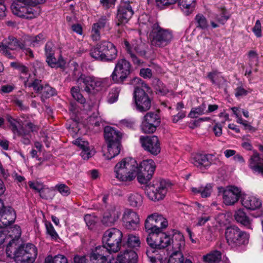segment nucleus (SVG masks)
I'll return each instance as SVG.
<instances>
[{"label": "nucleus", "instance_id": "f257e3e1", "mask_svg": "<svg viewBox=\"0 0 263 263\" xmlns=\"http://www.w3.org/2000/svg\"><path fill=\"white\" fill-rule=\"evenodd\" d=\"M139 21L141 29L150 32L149 35L153 45L164 47L171 42L173 38L172 31L161 28L155 18L143 14L139 17Z\"/></svg>", "mask_w": 263, "mask_h": 263}, {"label": "nucleus", "instance_id": "f03ea898", "mask_svg": "<svg viewBox=\"0 0 263 263\" xmlns=\"http://www.w3.org/2000/svg\"><path fill=\"white\" fill-rule=\"evenodd\" d=\"M45 2L46 0H17L12 3L11 10L14 15L31 20L40 15L41 9L39 5Z\"/></svg>", "mask_w": 263, "mask_h": 263}, {"label": "nucleus", "instance_id": "7ed1b4c3", "mask_svg": "<svg viewBox=\"0 0 263 263\" xmlns=\"http://www.w3.org/2000/svg\"><path fill=\"white\" fill-rule=\"evenodd\" d=\"M132 83L136 85L134 93V98L137 109L143 112L149 110L151 107V100L146 93L150 88L139 78H135Z\"/></svg>", "mask_w": 263, "mask_h": 263}, {"label": "nucleus", "instance_id": "20e7f679", "mask_svg": "<svg viewBox=\"0 0 263 263\" xmlns=\"http://www.w3.org/2000/svg\"><path fill=\"white\" fill-rule=\"evenodd\" d=\"M89 54L96 60L112 62L117 58L118 50L112 43L104 41L92 48L90 50Z\"/></svg>", "mask_w": 263, "mask_h": 263}, {"label": "nucleus", "instance_id": "39448f33", "mask_svg": "<svg viewBox=\"0 0 263 263\" xmlns=\"http://www.w3.org/2000/svg\"><path fill=\"white\" fill-rule=\"evenodd\" d=\"M137 162L133 158H126L115 166L116 177L120 181L133 180L137 174Z\"/></svg>", "mask_w": 263, "mask_h": 263}, {"label": "nucleus", "instance_id": "423d86ee", "mask_svg": "<svg viewBox=\"0 0 263 263\" xmlns=\"http://www.w3.org/2000/svg\"><path fill=\"white\" fill-rule=\"evenodd\" d=\"M172 185L169 180H155L146 187V195L150 200L154 201L163 200L172 189Z\"/></svg>", "mask_w": 263, "mask_h": 263}, {"label": "nucleus", "instance_id": "0eeeda50", "mask_svg": "<svg viewBox=\"0 0 263 263\" xmlns=\"http://www.w3.org/2000/svg\"><path fill=\"white\" fill-rule=\"evenodd\" d=\"M224 235L227 242L232 248L241 246L248 242V235L235 226L227 227Z\"/></svg>", "mask_w": 263, "mask_h": 263}, {"label": "nucleus", "instance_id": "6e6552de", "mask_svg": "<svg viewBox=\"0 0 263 263\" xmlns=\"http://www.w3.org/2000/svg\"><path fill=\"white\" fill-rule=\"evenodd\" d=\"M131 71V64L125 58L118 60L114 69L110 75L112 82L117 84H123L127 79Z\"/></svg>", "mask_w": 263, "mask_h": 263}, {"label": "nucleus", "instance_id": "1a4fd4ad", "mask_svg": "<svg viewBox=\"0 0 263 263\" xmlns=\"http://www.w3.org/2000/svg\"><path fill=\"white\" fill-rule=\"evenodd\" d=\"M123 238L122 232L118 229L111 228L107 230L102 237V242L112 252H117L120 250Z\"/></svg>", "mask_w": 263, "mask_h": 263}, {"label": "nucleus", "instance_id": "9d476101", "mask_svg": "<svg viewBox=\"0 0 263 263\" xmlns=\"http://www.w3.org/2000/svg\"><path fill=\"white\" fill-rule=\"evenodd\" d=\"M37 253V249L33 245H22L14 252V260L16 263H33Z\"/></svg>", "mask_w": 263, "mask_h": 263}, {"label": "nucleus", "instance_id": "9b49d317", "mask_svg": "<svg viewBox=\"0 0 263 263\" xmlns=\"http://www.w3.org/2000/svg\"><path fill=\"white\" fill-rule=\"evenodd\" d=\"M172 243L174 252L170 256L167 263H192L189 259H186L183 261V257L180 252L185 245L184 237L181 233L175 232Z\"/></svg>", "mask_w": 263, "mask_h": 263}, {"label": "nucleus", "instance_id": "f8f14e48", "mask_svg": "<svg viewBox=\"0 0 263 263\" xmlns=\"http://www.w3.org/2000/svg\"><path fill=\"white\" fill-rule=\"evenodd\" d=\"M156 169L155 162L152 159L143 160L137 164V180L141 184H146L152 178Z\"/></svg>", "mask_w": 263, "mask_h": 263}, {"label": "nucleus", "instance_id": "ddd939ff", "mask_svg": "<svg viewBox=\"0 0 263 263\" xmlns=\"http://www.w3.org/2000/svg\"><path fill=\"white\" fill-rule=\"evenodd\" d=\"M191 162L200 169H207L211 165H220L222 162L219 159L213 154H194L191 158Z\"/></svg>", "mask_w": 263, "mask_h": 263}, {"label": "nucleus", "instance_id": "4468645a", "mask_svg": "<svg viewBox=\"0 0 263 263\" xmlns=\"http://www.w3.org/2000/svg\"><path fill=\"white\" fill-rule=\"evenodd\" d=\"M168 226L167 219L162 215L154 213L149 215L145 221V228L146 232H154L161 233L162 231Z\"/></svg>", "mask_w": 263, "mask_h": 263}, {"label": "nucleus", "instance_id": "2eb2a0df", "mask_svg": "<svg viewBox=\"0 0 263 263\" xmlns=\"http://www.w3.org/2000/svg\"><path fill=\"white\" fill-rule=\"evenodd\" d=\"M77 83L79 84L83 83L84 90L90 93L98 90L102 86L103 81L101 78L93 76L82 74L77 79Z\"/></svg>", "mask_w": 263, "mask_h": 263}, {"label": "nucleus", "instance_id": "dca6fc26", "mask_svg": "<svg viewBox=\"0 0 263 263\" xmlns=\"http://www.w3.org/2000/svg\"><path fill=\"white\" fill-rule=\"evenodd\" d=\"M24 48L25 45L13 36H9L0 42V52L9 59L14 58L9 50H15L18 49Z\"/></svg>", "mask_w": 263, "mask_h": 263}, {"label": "nucleus", "instance_id": "f3484780", "mask_svg": "<svg viewBox=\"0 0 263 263\" xmlns=\"http://www.w3.org/2000/svg\"><path fill=\"white\" fill-rule=\"evenodd\" d=\"M160 123L159 115L153 112H147L143 118L141 129L144 133H153Z\"/></svg>", "mask_w": 263, "mask_h": 263}, {"label": "nucleus", "instance_id": "a211bd4d", "mask_svg": "<svg viewBox=\"0 0 263 263\" xmlns=\"http://www.w3.org/2000/svg\"><path fill=\"white\" fill-rule=\"evenodd\" d=\"M39 130V126L31 122H28L25 125L21 126L20 129L14 133V138L17 136L21 138V142L25 145H29L31 143V133H37Z\"/></svg>", "mask_w": 263, "mask_h": 263}, {"label": "nucleus", "instance_id": "6ab92c4d", "mask_svg": "<svg viewBox=\"0 0 263 263\" xmlns=\"http://www.w3.org/2000/svg\"><path fill=\"white\" fill-rule=\"evenodd\" d=\"M123 226L129 230H136L139 227L140 219L137 212L131 209H125L122 215Z\"/></svg>", "mask_w": 263, "mask_h": 263}, {"label": "nucleus", "instance_id": "aec40b11", "mask_svg": "<svg viewBox=\"0 0 263 263\" xmlns=\"http://www.w3.org/2000/svg\"><path fill=\"white\" fill-rule=\"evenodd\" d=\"M223 203L227 205H232L238 202L241 196V190L235 186H228L222 188Z\"/></svg>", "mask_w": 263, "mask_h": 263}, {"label": "nucleus", "instance_id": "412c9836", "mask_svg": "<svg viewBox=\"0 0 263 263\" xmlns=\"http://www.w3.org/2000/svg\"><path fill=\"white\" fill-rule=\"evenodd\" d=\"M134 14V10L129 2H122L118 8L117 25L120 26L127 23Z\"/></svg>", "mask_w": 263, "mask_h": 263}, {"label": "nucleus", "instance_id": "4be33fe9", "mask_svg": "<svg viewBox=\"0 0 263 263\" xmlns=\"http://www.w3.org/2000/svg\"><path fill=\"white\" fill-rule=\"evenodd\" d=\"M140 141L144 149L151 154L157 155L160 152V144L157 136H141Z\"/></svg>", "mask_w": 263, "mask_h": 263}, {"label": "nucleus", "instance_id": "5701e85b", "mask_svg": "<svg viewBox=\"0 0 263 263\" xmlns=\"http://www.w3.org/2000/svg\"><path fill=\"white\" fill-rule=\"evenodd\" d=\"M111 252L107 246H99L90 253V258L92 263H108L107 257Z\"/></svg>", "mask_w": 263, "mask_h": 263}, {"label": "nucleus", "instance_id": "b1692460", "mask_svg": "<svg viewBox=\"0 0 263 263\" xmlns=\"http://www.w3.org/2000/svg\"><path fill=\"white\" fill-rule=\"evenodd\" d=\"M45 54L46 61L48 65L52 67H62L64 65L63 59H59L58 61L54 57V45L51 42H48L45 46Z\"/></svg>", "mask_w": 263, "mask_h": 263}, {"label": "nucleus", "instance_id": "393cba45", "mask_svg": "<svg viewBox=\"0 0 263 263\" xmlns=\"http://www.w3.org/2000/svg\"><path fill=\"white\" fill-rule=\"evenodd\" d=\"M110 14L101 16L97 23H94L92 26L91 36L93 41H98L100 38V30L109 25Z\"/></svg>", "mask_w": 263, "mask_h": 263}, {"label": "nucleus", "instance_id": "a878e982", "mask_svg": "<svg viewBox=\"0 0 263 263\" xmlns=\"http://www.w3.org/2000/svg\"><path fill=\"white\" fill-rule=\"evenodd\" d=\"M120 214L119 209L116 207H112L104 214L101 222L106 226H111L118 220Z\"/></svg>", "mask_w": 263, "mask_h": 263}, {"label": "nucleus", "instance_id": "bb28decb", "mask_svg": "<svg viewBox=\"0 0 263 263\" xmlns=\"http://www.w3.org/2000/svg\"><path fill=\"white\" fill-rule=\"evenodd\" d=\"M124 44L126 47L127 53L129 54L130 58L134 64L140 65L141 64V60L135 54L136 52L138 55L144 56L145 55V51L138 46L130 47L128 42L125 41Z\"/></svg>", "mask_w": 263, "mask_h": 263}, {"label": "nucleus", "instance_id": "cd10ccee", "mask_svg": "<svg viewBox=\"0 0 263 263\" xmlns=\"http://www.w3.org/2000/svg\"><path fill=\"white\" fill-rule=\"evenodd\" d=\"M241 203L245 208L250 210L259 209L261 206V202L259 199L249 195L243 196Z\"/></svg>", "mask_w": 263, "mask_h": 263}, {"label": "nucleus", "instance_id": "c85d7f7f", "mask_svg": "<svg viewBox=\"0 0 263 263\" xmlns=\"http://www.w3.org/2000/svg\"><path fill=\"white\" fill-rule=\"evenodd\" d=\"M249 167L255 173L263 174V157L254 153L249 160Z\"/></svg>", "mask_w": 263, "mask_h": 263}, {"label": "nucleus", "instance_id": "c756f323", "mask_svg": "<svg viewBox=\"0 0 263 263\" xmlns=\"http://www.w3.org/2000/svg\"><path fill=\"white\" fill-rule=\"evenodd\" d=\"M16 214L13 208L7 207L4 210H0V219L5 226L11 224L15 221Z\"/></svg>", "mask_w": 263, "mask_h": 263}, {"label": "nucleus", "instance_id": "7c9ffc66", "mask_svg": "<svg viewBox=\"0 0 263 263\" xmlns=\"http://www.w3.org/2000/svg\"><path fill=\"white\" fill-rule=\"evenodd\" d=\"M104 133L106 143L120 142L121 135L115 128L107 126L104 129Z\"/></svg>", "mask_w": 263, "mask_h": 263}, {"label": "nucleus", "instance_id": "2f4dec72", "mask_svg": "<svg viewBox=\"0 0 263 263\" xmlns=\"http://www.w3.org/2000/svg\"><path fill=\"white\" fill-rule=\"evenodd\" d=\"M138 255L132 250H125L118 256L116 262L118 263H137Z\"/></svg>", "mask_w": 263, "mask_h": 263}, {"label": "nucleus", "instance_id": "473e14b6", "mask_svg": "<svg viewBox=\"0 0 263 263\" xmlns=\"http://www.w3.org/2000/svg\"><path fill=\"white\" fill-rule=\"evenodd\" d=\"M234 217L236 221L247 229H252V220L247 215L243 209H240L236 211L234 214Z\"/></svg>", "mask_w": 263, "mask_h": 263}, {"label": "nucleus", "instance_id": "72a5a7b5", "mask_svg": "<svg viewBox=\"0 0 263 263\" xmlns=\"http://www.w3.org/2000/svg\"><path fill=\"white\" fill-rule=\"evenodd\" d=\"M73 143L81 148L80 155L84 159L87 160L93 155V152L90 150L87 141H83L81 139H77Z\"/></svg>", "mask_w": 263, "mask_h": 263}, {"label": "nucleus", "instance_id": "f704fd0d", "mask_svg": "<svg viewBox=\"0 0 263 263\" xmlns=\"http://www.w3.org/2000/svg\"><path fill=\"white\" fill-rule=\"evenodd\" d=\"M143 196L137 192H133L128 194L127 202L129 206L134 208H139L143 204Z\"/></svg>", "mask_w": 263, "mask_h": 263}, {"label": "nucleus", "instance_id": "c9c22d12", "mask_svg": "<svg viewBox=\"0 0 263 263\" xmlns=\"http://www.w3.org/2000/svg\"><path fill=\"white\" fill-rule=\"evenodd\" d=\"M107 144V152L104 155L106 159L110 160L116 156L120 152L121 143L120 142H110Z\"/></svg>", "mask_w": 263, "mask_h": 263}, {"label": "nucleus", "instance_id": "e433bc0d", "mask_svg": "<svg viewBox=\"0 0 263 263\" xmlns=\"http://www.w3.org/2000/svg\"><path fill=\"white\" fill-rule=\"evenodd\" d=\"M195 2V0H178L179 6L186 15H189L193 11Z\"/></svg>", "mask_w": 263, "mask_h": 263}, {"label": "nucleus", "instance_id": "4c0bfd02", "mask_svg": "<svg viewBox=\"0 0 263 263\" xmlns=\"http://www.w3.org/2000/svg\"><path fill=\"white\" fill-rule=\"evenodd\" d=\"M176 232H178L177 230L173 231V235ZM173 237H174V235H173ZM173 238L171 239L170 236L166 235L165 233H162L160 235L158 234V241L157 243V248L158 249H164L168 246L171 245L172 243V240Z\"/></svg>", "mask_w": 263, "mask_h": 263}, {"label": "nucleus", "instance_id": "58836bf2", "mask_svg": "<svg viewBox=\"0 0 263 263\" xmlns=\"http://www.w3.org/2000/svg\"><path fill=\"white\" fill-rule=\"evenodd\" d=\"M46 37L43 33H39L35 36H25L24 40L33 46H37L42 44L46 40Z\"/></svg>", "mask_w": 263, "mask_h": 263}, {"label": "nucleus", "instance_id": "ea45409f", "mask_svg": "<svg viewBox=\"0 0 263 263\" xmlns=\"http://www.w3.org/2000/svg\"><path fill=\"white\" fill-rule=\"evenodd\" d=\"M207 77L210 80L213 84L218 87L226 82V80L220 75V72L216 70H213L208 73Z\"/></svg>", "mask_w": 263, "mask_h": 263}, {"label": "nucleus", "instance_id": "a19ab883", "mask_svg": "<svg viewBox=\"0 0 263 263\" xmlns=\"http://www.w3.org/2000/svg\"><path fill=\"white\" fill-rule=\"evenodd\" d=\"M192 191L194 194H200L202 198L209 197L212 192V186L211 184L208 183L205 185L200 186L198 187H192Z\"/></svg>", "mask_w": 263, "mask_h": 263}, {"label": "nucleus", "instance_id": "79ce46f5", "mask_svg": "<svg viewBox=\"0 0 263 263\" xmlns=\"http://www.w3.org/2000/svg\"><path fill=\"white\" fill-rule=\"evenodd\" d=\"M148 235L146 238V241L148 245L151 247V249L148 250H156L157 248V243L158 241V234L160 233H156L154 232H147Z\"/></svg>", "mask_w": 263, "mask_h": 263}, {"label": "nucleus", "instance_id": "37998d69", "mask_svg": "<svg viewBox=\"0 0 263 263\" xmlns=\"http://www.w3.org/2000/svg\"><path fill=\"white\" fill-rule=\"evenodd\" d=\"M221 258V253L218 251H214L203 256L204 260L207 263H219Z\"/></svg>", "mask_w": 263, "mask_h": 263}, {"label": "nucleus", "instance_id": "c03bdc74", "mask_svg": "<svg viewBox=\"0 0 263 263\" xmlns=\"http://www.w3.org/2000/svg\"><path fill=\"white\" fill-rule=\"evenodd\" d=\"M24 85L26 87H32L36 93H40L44 85L42 84L41 80L34 79L32 82L29 81L28 79L25 81Z\"/></svg>", "mask_w": 263, "mask_h": 263}, {"label": "nucleus", "instance_id": "a18cd8bd", "mask_svg": "<svg viewBox=\"0 0 263 263\" xmlns=\"http://www.w3.org/2000/svg\"><path fill=\"white\" fill-rule=\"evenodd\" d=\"M6 119L8 122L10 124L11 126V130L14 134L20 129L19 126H22L20 122V119H15L10 115H7L6 116Z\"/></svg>", "mask_w": 263, "mask_h": 263}, {"label": "nucleus", "instance_id": "49530a36", "mask_svg": "<svg viewBox=\"0 0 263 263\" xmlns=\"http://www.w3.org/2000/svg\"><path fill=\"white\" fill-rule=\"evenodd\" d=\"M196 27L202 30L207 29L209 23L206 17L202 14H198L195 18Z\"/></svg>", "mask_w": 263, "mask_h": 263}, {"label": "nucleus", "instance_id": "de8ad7c7", "mask_svg": "<svg viewBox=\"0 0 263 263\" xmlns=\"http://www.w3.org/2000/svg\"><path fill=\"white\" fill-rule=\"evenodd\" d=\"M41 95V100L44 101L45 99L49 98L55 94L54 89L50 87L48 84L44 85L40 93Z\"/></svg>", "mask_w": 263, "mask_h": 263}, {"label": "nucleus", "instance_id": "09e8293b", "mask_svg": "<svg viewBox=\"0 0 263 263\" xmlns=\"http://www.w3.org/2000/svg\"><path fill=\"white\" fill-rule=\"evenodd\" d=\"M206 104L202 103L200 106L193 108L189 114V117L191 118H196L199 115L205 114Z\"/></svg>", "mask_w": 263, "mask_h": 263}, {"label": "nucleus", "instance_id": "8fccbe9b", "mask_svg": "<svg viewBox=\"0 0 263 263\" xmlns=\"http://www.w3.org/2000/svg\"><path fill=\"white\" fill-rule=\"evenodd\" d=\"M120 89L118 87L112 88L109 92L106 101L109 104H112L117 101Z\"/></svg>", "mask_w": 263, "mask_h": 263}, {"label": "nucleus", "instance_id": "3c124183", "mask_svg": "<svg viewBox=\"0 0 263 263\" xmlns=\"http://www.w3.org/2000/svg\"><path fill=\"white\" fill-rule=\"evenodd\" d=\"M141 241L139 236L132 234L128 235L126 245L128 247L136 248L139 247Z\"/></svg>", "mask_w": 263, "mask_h": 263}, {"label": "nucleus", "instance_id": "603ef678", "mask_svg": "<svg viewBox=\"0 0 263 263\" xmlns=\"http://www.w3.org/2000/svg\"><path fill=\"white\" fill-rule=\"evenodd\" d=\"M45 263H68L67 258L61 254H58L52 257L51 256H47Z\"/></svg>", "mask_w": 263, "mask_h": 263}, {"label": "nucleus", "instance_id": "864d4df0", "mask_svg": "<svg viewBox=\"0 0 263 263\" xmlns=\"http://www.w3.org/2000/svg\"><path fill=\"white\" fill-rule=\"evenodd\" d=\"M71 93L72 97L79 103L83 104L86 100L80 92L78 87H72L71 89Z\"/></svg>", "mask_w": 263, "mask_h": 263}, {"label": "nucleus", "instance_id": "5fc2aeb1", "mask_svg": "<svg viewBox=\"0 0 263 263\" xmlns=\"http://www.w3.org/2000/svg\"><path fill=\"white\" fill-rule=\"evenodd\" d=\"M157 252V250H147L146 251V255L149 260L152 263H163V257L160 256H156L154 255L153 254H155L156 255H158L156 253Z\"/></svg>", "mask_w": 263, "mask_h": 263}, {"label": "nucleus", "instance_id": "6e6d98bb", "mask_svg": "<svg viewBox=\"0 0 263 263\" xmlns=\"http://www.w3.org/2000/svg\"><path fill=\"white\" fill-rule=\"evenodd\" d=\"M46 233L50 236L51 238L53 240H57L59 238V235L55 231L53 225L50 222H47L45 223Z\"/></svg>", "mask_w": 263, "mask_h": 263}, {"label": "nucleus", "instance_id": "4d7b16f0", "mask_svg": "<svg viewBox=\"0 0 263 263\" xmlns=\"http://www.w3.org/2000/svg\"><path fill=\"white\" fill-rule=\"evenodd\" d=\"M40 196L43 199L46 200L51 199L53 197L52 191L45 185L40 193Z\"/></svg>", "mask_w": 263, "mask_h": 263}, {"label": "nucleus", "instance_id": "13d9d810", "mask_svg": "<svg viewBox=\"0 0 263 263\" xmlns=\"http://www.w3.org/2000/svg\"><path fill=\"white\" fill-rule=\"evenodd\" d=\"M197 219L198 220L197 226H203L210 219V217L207 214L203 213L202 212H199Z\"/></svg>", "mask_w": 263, "mask_h": 263}, {"label": "nucleus", "instance_id": "bf43d9fd", "mask_svg": "<svg viewBox=\"0 0 263 263\" xmlns=\"http://www.w3.org/2000/svg\"><path fill=\"white\" fill-rule=\"evenodd\" d=\"M55 187L63 196H67L70 194L69 187L65 184H57L55 185Z\"/></svg>", "mask_w": 263, "mask_h": 263}, {"label": "nucleus", "instance_id": "052dcab7", "mask_svg": "<svg viewBox=\"0 0 263 263\" xmlns=\"http://www.w3.org/2000/svg\"><path fill=\"white\" fill-rule=\"evenodd\" d=\"M88 121L90 125L94 126L95 127H98V128H100L101 125H102V126L103 125L102 119L99 117H96L95 116H90L89 118Z\"/></svg>", "mask_w": 263, "mask_h": 263}, {"label": "nucleus", "instance_id": "680f3d73", "mask_svg": "<svg viewBox=\"0 0 263 263\" xmlns=\"http://www.w3.org/2000/svg\"><path fill=\"white\" fill-rule=\"evenodd\" d=\"M252 31L257 37L261 36V26L259 20L255 22L254 26L252 28Z\"/></svg>", "mask_w": 263, "mask_h": 263}, {"label": "nucleus", "instance_id": "e2e57ef3", "mask_svg": "<svg viewBox=\"0 0 263 263\" xmlns=\"http://www.w3.org/2000/svg\"><path fill=\"white\" fill-rule=\"evenodd\" d=\"M28 185L30 188L37 191L39 193L45 186L42 183L39 182H34L32 181H29Z\"/></svg>", "mask_w": 263, "mask_h": 263}, {"label": "nucleus", "instance_id": "0e129e2a", "mask_svg": "<svg viewBox=\"0 0 263 263\" xmlns=\"http://www.w3.org/2000/svg\"><path fill=\"white\" fill-rule=\"evenodd\" d=\"M122 126L133 129L135 126V121L132 119H125L120 121Z\"/></svg>", "mask_w": 263, "mask_h": 263}, {"label": "nucleus", "instance_id": "69168bd1", "mask_svg": "<svg viewBox=\"0 0 263 263\" xmlns=\"http://www.w3.org/2000/svg\"><path fill=\"white\" fill-rule=\"evenodd\" d=\"M116 0H100V2L103 8L108 9L115 6Z\"/></svg>", "mask_w": 263, "mask_h": 263}, {"label": "nucleus", "instance_id": "338daca9", "mask_svg": "<svg viewBox=\"0 0 263 263\" xmlns=\"http://www.w3.org/2000/svg\"><path fill=\"white\" fill-rule=\"evenodd\" d=\"M177 0H156L157 5L160 8L174 4Z\"/></svg>", "mask_w": 263, "mask_h": 263}, {"label": "nucleus", "instance_id": "774afa93", "mask_svg": "<svg viewBox=\"0 0 263 263\" xmlns=\"http://www.w3.org/2000/svg\"><path fill=\"white\" fill-rule=\"evenodd\" d=\"M248 91L242 86H239L235 89V95L237 98L245 96Z\"/></svg>", "mask_w": 263, "mask_h": 263}]
</instances>
